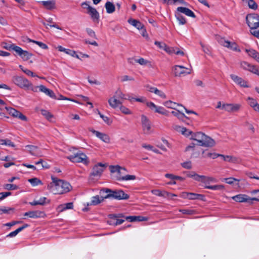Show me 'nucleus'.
Segmentation results:
<instances>
[{"label": "nucleus", "instance_id": "obj_40", "mask_svg": "<svg viewBox=\"0 0 259 259\" xmlns=\"http://www.w3.org/2000/svg\"><path fill=\"white\" fill-rule=\"evenodd\" d=\"M0 144L5 145L9 147H15V145L10 140L8 139H0Z\"/></svg>", "mask_w": 259, "mask_h": 259}, {"label": "nucleus", "instance_id": "obj_42", "mask_svg": "<svg viewBox=\"0 0 259 259\" xmlns=\"http://www.w3.org/2000/svg\"><path fill=\"white\" fill-rule=\"evenodd\" d=\"M171 114L180 120H183L184 118H187V116L183 113L180 112L179 110L172 111Z\"/></svg>", "mask_w": 259, "mask_h": 259}, {"label": "nucleus", "instance_id": "obj_35", "mask_svg": "<svg viewBox=\"0 0 259 259\" xmlns=\"http://www.w3.org/2000/svg\"><path fill=\"white\" fill-rule=\"evenodd\" d=\"M246 52L248 53V55L255 60L258 59L259 53L253 49H246Z\"/></svg>", "mask_w": 259, "mask_h": 259}, {"label": "nucleus", "instance_id": "obj_29", "mask_svg": "<svg viewBox=\"0 0 259 259\" xmlns=\"http://www.w3.org/2000/svg\"><path fill=\"white\" fill-rule=\"evenodd\" d=\"M108 103L111 107L116 108L120 105L122 103L114 96L108 100Z\"/></svg>", "mask_w": 259, "mask_h": 259}, {"label": "nucleus", "instance_id": "obj_50", "mask_svg": "<svg viewBox=\"0 0 259 259\" xmlns=\"http://www.w3.org/2000/svg\"><path fill=\"white\" fill-rule=\"evenodd\" d=\"M10 48L12 49V50L14 51L18 55H19L20 56H21L23 50L20 47H18L17 46H16L15 44L14 45L10 47ZM10 49V47H9Z\"/></svg>", "mask_w": 259, "mask_h": 259}, {"label": "nucleus", "instance_id": "obj_22", "mask_svg": "<svg viewBox=\"0 0 259 259\" xmlns=\"http://www.w3.org/2000/svg\"><path fill=\"white\" fill-rule=\"evenodd\" d=\"M39 91L44 93L46 95L49 96L52 99H57L56 96L53 91L47 88L44 85H39Z\"/></svg>", "mask_w": 259, "mask_h": 259}, {"label": "nucleus", "instance_id": "obj_12", "mask_svg": "<svg viewBox=\"0 0 259 259\" xmlns=\"http://www.w3.org/2000/svg\"><path fill=\"white\" fill-rule=\"evenodd\" d=\"M220 43L222 46L229 48L233 51H240V49L238 48L237 45L234 42H231L228 40H226L224 38H221L220 40Z\"/></svg>", "mask_w": 259, "mask_h": 259}, {"label": "nucleus", "instance_id": "obj_54", "mask_svg": "<svg viewBox=\"0 0 259 259\" xmlns=\"http://www.w3.org/2000/svg\"><path fill=\"white\" fill-rule=\"evenodd\" d=\"M41 113L48 120H50L53 117V115L47 110H41Z\"/></svg>", "mask_w": 259, "mask_h": 259}, {"label": "nucleus", "instance_id": "obj_39", "mask_svg": "<svg viewBox=\"0 0 259 259\" xmlns=\"http://www.w3.org/2000/svg\"><path fill=\"white\" fill-rule=\"evenodd\" d=\"M14 211V208L3 206L0 208V215L3 214V213L11 214V213H13Z\"/></svg>", "mask_w": 259, "mask_h": 259}, {"label": "nucleus", "instance_id": "obj_41", "mask_svg": "<svg viewBox=\"0 0 259 259\" xmlns=\"http://www.w3.org/2000/svg\"><path fill=\"white\" fill-rule=\"evenodd\" d=\"M32 56V54L27 51H24L23 50L22 53L20 56L22 59L24 61L28 60Z\"/></svg>", "mask_w": 259, "mask_h": 259}, {"label": "nucleus", "instance_id": "obj_17", "mask_svg": "<svg viewBox=\"0 0 259 259\" xmlns=\"http://www.w3.org/2000/svg\"><path fill=\"white\" fill-rule=\"evenodd\" d=\"M184 197L190 200L198 199L203 201L205 200V196L200 194L186 192L184 193Z\"/></svg>", "mask_w": 259, "mask_h": 259}, {"label": "nucleus", "instance_id": "obj_62", "mask_svg": "<svg viewBox=\"0 0 259 259\" xmlns=\"http://www.w3.org/2000/svg\"><path fill=\"white\" fill-rule=\"evenodd\" d=\"M154 44L156 45L159 48L163 49V50H164L166 45L164 42H159L158 41H155L154 42Z\"/></svg>", "mask_w": 259, "mask_h": 259}, {"label": "nucleus", "instance_id": "obj_23", "mask_svg": "<svg viewBox=\"0 0 259 259\" xmlns=\"http://www.w3.org/2000/svg\"><path fill=\"white\" fill-rule=\"evenodd\" d=\"M100 195V197L99 195L92 197L90 204L92 205H97L103 202L105 199H106L104 197L105 196L103 194Z\"/></svg>", "mask_w": 259, "mask_h": 259}, {"label": "nucleus", "instance_id": "obj_28", "mask_svg": "<svg viewBox=\"0 0 259 259\" xmlns=\"http://www.w3.org/2000/svg\"><path fill=\"white\" fill-rule=\"evenodd\" d=\"M40 3L47 10H51L55 8L56 3L54 0L41 1Z\"/></svg>", "mask_w": 259, "mask_h": 259}, {"label": "nucleus", "instance_id": "obj_49", "mask_svg": "<svg viewBox=\"0 0 259 259\" xmlns=\"http://www.w3.org/2000/svg\"><path fill=\"white\" fill-rule=\"evenodd\" d=\"M247 100L248 101V104L253 109L255 108V107L258 104L257 103V101H256V100H255L251 97H248L247 98Z\"/></svg>", "mask_w": 259, "mask_h": 259}, {"label": "nucleus", "instance_id": "obj_24", "mask_svg": "<svg viewBox=\"0 0 259 259\" xmlns=\"http://www.w3.org/2000/svg\"><path fill=\"white\" fill-rule=\"evenodd\" d=\"M125 220L129 221L131 222H142L146 221L148 220L147 217L138 215V216H128L125 217Z\"/></svg>", "mask_w": 259, "mask_h": 259}, {"label": "nucleus", "instance_id": "obj_10", "mask_svg": "<svg viewBox=\"0 0 259 259\" xmlns=\"http://www.w3.org/2000/svg\"><path fill=\"white\" fill-rule=\"evenodd\" d=\"M230 77L235 83L239 85L240 87L246 88L250 87V86L248 85V82L247 81L236 75L233 74H231Z\"/></svg>", "mask_w": 259, "mask_h": 259}, {"label": "nucleus", "instance_id": "obj_31", "mask_svg": "<svg viewBox=\"0 0 259 259\" xmlns=\"http://www.w3.org/2000/svg\"><path fill=\"white\" fill-rule=\"evenodd\" d=\"M115 97L118 99H125V100H128L130 101H131V96L129 95H124L123 94L122 92L118 90L115 92Z\"/></svg>", "mask_w": 259, "mask_h": 259}, {"label": "nucleus", "instance_id": "obj_15", "mask_svg": "<svg viewBox=\"0 0 259 259\" xmlns=\"http://www.w3.org/2000/svg\"><path fill=\"white\" fill-rule=\"evenodd\" d=\"M241 107L239 104H224L222 105V109L231 112L238 111Z\"/></svg>", "mask_w": 259, "mask_h": 259}, {"label": "nucleus", "instance_id": "obj_1", "mask_svg": "<svg viewBox=\"0 0 259 259\" xmlns=\"http://www.w3.org/2000/svg\"><path fill=\"white\" fill-rule=\"evenodd\" d=\"M52 180L48 189L54 194H62L70 191L71 186L69 183L54 177H52Z\"/></svg>", "mask_w": 259, "mask_h": 259}, {"label": "nucleus", "instance_id": "obj_30", "mask_svg": "<svg viewBox=\"0 0 259 259\" xmlns=\"http://www.w3.org/2000/svg\"><path fill=\"white\" fill-rule=\"evenodd\" d=\"M127 21L130 24L134 26L139 30L142 29L144 27V25L138 20L130 18Z\"/></svg>", "mask_w": 259, "mask_h": 259}, {"label": "nucleus", "instance_id": "obj_21", "mask_svg": "<svg viewBox=\"0 0 259 259\" xmlns=\"http://www.w3.org/2000/svg\"><path fill=\"white\" fill-rule=\"evenodd\" d=\"M164 51L169 55L176 54V55L184 56L185 54L183 51H180L178 48L170 47L167 46V45H166V47L164 49Z\"/></svg>", "mask_w": 259, "mask_h": 259}, {"label": "nucleus", "instance_id": "obj_51", "mask_svg": "<svg viewBox=\"0 0 259 259\" xmlns=\"http://www.w3.org/2000/svg\"><path fill=\"white\" fill-rule=\"evenodd\" d=\"M29 41L33 42V43L37 45L39 47H40L41 48H42L43 49L46 50L48 48V46L42 42L33 40H31V39H29Z\"/></svg>", "mask_w": 259, "mask_h": 259}, {"label": "nucleus", "instance_id": "obj_53", "mask_svg": "<svg viewBox=\"0 0 259 259\" xmlns=\"http://www.w3.org/2000/svg\"><path fill=\"white\" fill-rule=\"evenodd\" d=\"M181 132L182 134L184 135H185L187 137L191 135L192 136L193 132L191 131L188 130L186 127H181Z\"/></svg>", "mask_w": 259, "mask_h": 259}, {"label": "nucleus", "instance_id": "obj_6", "mask_svg": "<svg viewBox=\"0 0 259 259\" xmlns=\"http://www.w3.org/2000/svg\"><path fill=\"white\" fill-rule=\"evenodd\" d=\"M67 158L73 162H81L85 165H88L89 163V161L87 155L81 152H77L74 155H70L67 157Z\"/></svg>", "mask_w": 259, "mask_h": 259}, {"label": "nucleus", "instance_id": "obj_63", "mask_svg": "<svg viewBox=\"0 0 259 259\" xmlns=\"http://www.w3.org/2000/svg\"><path fill=\"white\" fill-rule=\"evenodd\" d=\"M86 31L88 35L93 38H96V34L95 31L90 28H86Z\"/></svg>", "mask_w": 259, "mask_h": 259}, {"label": "nucleus", "instance_id": "obj_26", "mask_svg": "<svg viewBox=\"0 0 259 259\" xmlns=\"http://www.w3.org/2000/svg\"><path fill=\"white\" fill-rule=\"evenodd\" d=\"M133 61H134L136 63H138L139 64H140L141 65L146 66L150 63V62L149 61L145 60V59H144L143 58H140L138 59L132 58H129L128 59V62L130 64H134Z\"/></svg>", "mask_w": 259, "mask_h": 259}, {"label": "nucleus", "instance_id": "obj_2", "mask_svg": "<svg viewBox=\"0 0 259 259\" xmlns=\"http://www.w3.org/2000/svg\"><path fill=\"white\" fill-rule=\"evenodd\" d=\"M104 193H107L104 197L107 199L126 200L129 198V195L121 190H112L108 188H103L100 190V195H102Z\"/></svg>", "mask_w": 259, "mask_h": 259}, {"label": "nucleus", "instance_id": "obj_52", "mask_svg": "<svg viewBox=\"0 0 259 259\" xmlns=\"http://www.w3.org/2000/svg\"><path fill=\"white\" fill-rule=\"evenodd\" d=\"M204 157H210L212 159H215L218 157H221V154L215 153L208 152L205 154Z\"/></svg>", "mask_w": 259, "mask_h": 259}, {"label": "nucleus", "instance_id": "obj_43", "mask_svg": "<svg viewBox=\"0 0 259 259\" xmlns=\"http://www.w3.org/2000/svg\"><path fill=\"white\" fill-rule=\"evenodd\" d=\"M110 168L111 172H117L118 173H120L121 170H126V169L124 167H120L119 165H112L110 167Z\"/></svg>", "mask_w": 259, "mask_h": 259}, {"label": "nucleus", "instance_id": "obj_27", "mask_svg": "<svg viewBox=\"0 0 259 259\" xmlns=\"http://www.w3.org/2000/svg\"><path fill=\"white\" fill-rule=\"evenodd\" d=\"M204 135L205 134L202 132H197L195 133H193L190 139L197 141L198 142V144H201L203 139V137H204Z\"/></svg>", "mask_w": 259, "mask_h": 259}, {"label": "nucleus", "instance_id": "obj_14", "mask_svg": "<svg viewBox=\"0 0 259 259\" xmlns=\"http://www.w3.org/2000/svg\"><path fill=\"white\" fill-rule=\"evenodd\" d=\"M141 122L144 132L147 134H149L151 129V123L148 118L144 115H142Z\"/></svg>", "mask_w": 259, "mask_h": 259}, {"label": "nucleus", "instance_id": "obj_46", "mask_svg": "<svg viewBox=\"0 0 259 259\" xmlns=\"http://www.w3.org/2000/svg\"><path fill=\"white\" fill-rule=\"evenodd\" d=\"M136 178V177L134 175H126L118 178L117 180L118 181H129L135 180Z\"/></svg>", "mask_w": 259, "mask_h": 259}, {"label": "nucleus", "instance_id": "obj_32", "mask_svg": "<svg viewBox=\"0 0 259 259\" xmlns=\"http://www.w3.org/2000/svg\"><path fill=\"white\" fill-rule=\"evenodd\" d=\"M175 17L177 21L179 22V24L180 25H185L186 24L187 21L185 18L182 14H181V13L177 11L175 13Z\"/></svg>", "mask_w": 259, "mask_h": 259}, {"label": "nucleus", "instance_id": "obj_36", "mask_svg": "<svg viewBox=\"0 0 259 259\" xmlns=\"http://www.w3.org/2000/svg\"><path fill=\"white\" fill-rule=\"evenodd\" d=\"M163 105L167 108L176 109L175 106H183L182 105L178 104L176 102H172L170 100L164 102Z\"/></svg>", "mask_w": 259, "mask_h": 259}, {"label": "nucleus", "instance_id": "obj_55", "mask_svg": "<svg viewBox=\"0 0 259 259\" xmlns=\"http://www.w3.org/2000/svg\"><path fill=\"white\" fill-rule=\"evenodd\" d=\"M240 65H241V67L243 69L249 71V69H250V68L252 65L248 63L247 62L243 61V62H241Z\"/></svg>", "mask_w": 259, "mask_h": 259}, {"label": "nucleus", "instance_id": "obj_57", "mask_svg": "<svg viewBox=\"0 0 259 259\" xmlns=\"http://www.w3.org/2000/svg\"><path fill=\"white\" fill-rule=\"evenodd\" d=\"M37 201L39 203V205H44L46 203H49L50 202V201L49 200H48L47 198L45 197H41Z\"/></svg>", "mask_w": 259, "mask_h": 259}, {"label": "nucleus", "instance_id": "obj_33", "mask_svg": "<svg viewBox=\"0 0 259 259\" xmlns=\"http://www.w3.org/2000/svg\"><path fill=\"white\" fill-rule=\"evenodd\" d=\"M105 8L106 12L108 14H111L113 13L115 10V7L114 4L110 2H107L105 4Z\"/></svg>", "mask_w": 259, "mask_h": 259}, {"label": "nucleus", "instance_id": "obj_58", "mask_svg": "<svg viewBox=\"0 0 259 259\" xmlns=\"http://www.w3.org/2000/svg\"><path fill=\"white\" fill-rule=\"evenodd\" d=\"M224 180L225 181L226 183L230 185L233 184L235 181H239V180L232 177L225 178L224 179Z\"/></svg>", "mask_w": 259, "mask_h": 259}, {"label": "nucleus", "instance_id": "obj_56", "mask_svg": "<svg viewBox=\"0 0 259 259\" xmlns=\"http://www.w3.org/2000/svg\"><path fill=\"white\" fill-rule=\"evenodd\" d=\"M193 178L194 179V180H196V181H203L204 180V179L206 178V177L204 176H200L197 174H196L195 172H194V174H193Z\"/></svg>", "mask_w": 259, "mask_h": 259}, {"label": "nucleus", "instance_id": "obj_38", "mask_svg": "<svg viewBox=\"0 0 259 259\" xmlns=\"http://www.w3.org/2000/svg\"><path fill=\"white\" fill-rule=\"evenodd\" d=\"M243 2L247 4L250 9L255 10L257 9V4L254 0H242Z\"/></svg>", "mask_w": 259, "mask_h": 259}, {"label": "nucleus", "instance_id": "obj_59", "mask_svg": "<svg viewBox=\"0 0 259 259\" xmlns=\"http://www.w3.org/2000/svg\"><path fill=\"white\" fill-rule=\"evenodd\" d=\"M121 81L125 82L126 81H133L134 80V78L128 75H123L120 77Z\"/></svg>", "mask_w": 259, "mask_h": 259}, {"label": "nucleus", "instance_id": "obj_16", "mask_svg": "<svg viewBox=\"0 0 259 259\" xmlns=\"http://www.w3.org/2000/svg\"><path fill=\"white\" fill-rule=\"evenodd\" d=\"M90 132H91L92 133H93L94 135L96 136L98 138H99L101 140L103 141L105 143H109L110 142V139L109 136L104 133H102L101 132H99L98 131H97L94 129H90L89 130Z\"/></svg>", "mask_w": 259, "mask_h": 259}, {"label": "nucleus", "instance_id": "obj_37", "mask_svg": "<svg viewBox=\"0 0 259 259\" xmlns=\"http://www.w3.org/2000/svg\"><path fill=\"white\" fill-rule=\"evenodd\" d=\"M25 147L27 148V150H28L29 151L31 155H34V156L37 155V150L38 149V147L37 146L28 145H26Z\"/></svg>", "mask_w": 259, "mask_h": 259}, {"label": "nucleus", "instance_id": "obj_13", "mask_svg": "<svg viewBox=\"0 0 259 259\" xmlns=\"http://www.w3.org/2000/svg\"><path fill=\"white\" fill-rule=\"evenodd\" d=\"M86 5L88 6V13L91 16L93 20L98 21L99 19V14L97 10L89 6L87 3L84 2L82 4V6Z\"/></svg>", "mask_w": 259, "mask_h": 259}, {"label": "nucleus", "instance_id": "obj_60", "mask_svg": "<svg viewBox=\"0 0 259 259\" xmlns=\"http://www.w3.org/2000/svg\"><path fill=\"white\" fill-rule=\"evenodd\" d=\"M180 211L183 214H186L189 215H192L195 213V211L192 209H180Z\"/></svg>", "mask_w": 259, "mask_h": 259}, {"label": "nucleus", "instance_id": "obj_45", "mask_svg": "<svg viewBox=\"0 0 259 259\" xmlns=\"http://www.w3.org/2000/svg\"><path fill=\"white\" fill-rule=\"evenodd\" d=\"M204 187L206 189H211L213 190H221L224 189V186L222 185L205 186Z\"/></svg>", "mask_w": 259, "mask_h": 259}, {"label": "nucleus", "instance_id": "obj_11", "mask_svg": "<svg viewBox=\"0 0 259 259\" xmlns=\"http://www.w3.org/2000/svg\"><path fill=\"white\" fill-rule=\"evenodd\" d=\"M105 164L98 163L93 167L91 175L94 177L100 176L105 169Z\"/></svg>", "mask_w": 259, "mask_h": 259}, {"label": "nucleus", "instance_id": "obj_25", "mask_svg": "<svg viewBox=\"0 0 259 259\" xmlns=\"http://www.w3.org/2000/svg\"><path fill=\"white\" fill-rule=\"evenodd\" d=\"M221 157H222L224 161H228L233 163H238L240 161V158L230 155H224L221 154Z\"/></svg>", "mask_w": 259, "mask_h": 259}, {"label": "nucleus", "instance_id": "obj_34", "mask_svg": "<svg viewBox=\"0 0 259 259\" xmlns=\"http://www.w3.org/2000/svg\"><path fill=\"white\" fill-rule=\"evenodd\" d=\"M149 91L151 93H155V94L158 95L159 97H161L162 98H163V99L166 98V95H165V94L163 92L158 90L156 88L150 87L149 89Z\"/></svg>", "mask_w": 259, "mask_h": 259}, {"label": "nucleus", "instance_id": "obj_64", "mask_svg": "<svg viewBox=\"0 0 259 259\" xmlns=\"http://www.w3.org/2000/svg\"><path fill=\"white\" fill-rule=\"evenodd\" d=\"M101 118L104 120V121L107 124L110 125L112 123V121L111 119L104 115H101Z\"/></svg>", "mask_w": 259, "mask_h": 259}, {"label": "nucleus", "instance_id": "obj_9", "mask_svg": "<svg viewBox=\"0 0 259 259\" xmlns=\"http://www.w3.org/2000/svg\"><path fill=\"white\" fill-rule=\"evenodd\" d=\"M146 105L152 110L162 115H167L168 112L161 106H157L152 102H146Z\"/></svg>", "mask_w": 259, "mask_h": 259}, {"label": "nucleus", "instance_id": "obj_7", "mask_svg": "<svg viewBox=\"0 0 259 259\" xmlns=\"http://www.w3.org/2000/svg\"><path fill=\"white\" fill-rule=\"evenodd\" d=\"M173 71L176 76L186 75L191 73L190 69L181 65H176L174 67Z\"/></svg>", "mask_w": 259, "mask_h": 259}, {"label": "nucleus", "instance_id": "obj_5", "mask_svg": "<svg viewBox=\"0 0 259 259\" xmlns=\"http://www.w3.org/2000/svg\"><path fill=\"white\" fill-rule=\"evenodd\" d=\"M246 23L250 29H255L259 27V15L252 13L246 16Z\"/></svg>", "mask_w": 259, "mask_h": 259}, {"label": "nucleus", "instance_id": "obj_20", "mask_svg": "<svg viewBox=\"0 0 259 259\" xmlns=\"http://www.w3.org/2000/svg\"><path fill=\"white\" fill-rule=\"evenodd\" d=\"M177 11L181 13H183L189 17H191L193 18H196V15L194 12L187 8L179 7L177 8Z\"/></svg>", "mask_w": 259, "mask_h": 259}, {"label": "nucleus", "instance_id": "obj_19", "mask_svg": "<svg viewBox=\"0 0 259 259\" xmlns=\"http://www.w3.org/2000/svg\"><path fill=\"white\" fill-rule=\"evenodd\" d=\"M198 145L204 147H211L215 145V141L211 138L204 135L202 143Z\"/></svg>", "mask_w": 259, "mask_h": 259}, {"label": "nucleus", "instance_id": "obj_18", "mask_svg": "<svg viewBox=\"0 0 259 259\" xmlns=\"http://www.w3.org/2000/svg\"><path fill=\"white\" fill-rule=\"evenodd\" d=\"M45 215V213L43 211L39 210L29 211L24 213V216L29 217L30 218L33 219L43 217Z\"/></svg>", "mask_w": 259, "mask_h": 259}, {"label": "nucleus", "instance_id": "obj_3", "mask_svg": "<svg viewBox=\"0 0 259 259\" xmlns=\"http://www.w3.org/2000/svg\"><path fill=\"white\" fill-rule=\"evenodd\" d=\"M4 109H6L9 112V113L14 117L18 118V119L25 121H26L28 120L27 117L25 115L13 108L8 107L6 106H1V107H0V111L3 110ZM3 114V113L0 112V115L1 116H2Z\"/></svg>", "mask_w": 259, "mask_h": 259}, {"label": "nucleus", "instance_id": "obj_48", "mask_svg": "<svg viewBox=\"0 0 259 259\" xmlns=\"http://www.w3.org/2000/svg\"><path fill=\"white\" fill-rule=\"evenodd\" d=\"M61 208V211L65 210L68 209H72L73 207V204L72 202H69L60 206Z\"/></svg>", "mask_w": 259, "mask_h": 259}, {"label": "nucleus", "instance_id": "obj_8", "mask_svg": "<svg viewBox=\"0 0 259 259\" xmlns=\"http://www.w3.org/2000/svg\"><path fill=\"white\" fill-rule=\"evenodd\" d=\"M232 199L234 201L238 202H250L252 200H255L257 201H259V199L256 198H250L247 195L245 194H238L233 196Z\"/></svg>", "mask_w": 259, "mask_h": 259}, {"label": "nucleus", "instance_id": "obj_4", "mask_svg": "<svg viewBox=\"0 0 259 259\" xmlns=\"http://www.w3.org/2000/svg\"><path fill=\"white\" fill-rule=\"evenodd\" d=\"M13 83L21 89L28 90L31 83L25 77L21 76H14L12 78Z\"/></svg>", "mask_w": 259, "mask_h": 259}, {"label": "nucleus", "instance_id": "obj_44", "mask_svg": "<svg viewBox=\"0 0 259 259\" xmlns=\"http://www.w3.org/2000/svg\"><path fill=\"white\" fill-rule=\"evenodd\" d=\"M4 188L7 190H15L19 189V187L14 184H6L4 185Z\"/></svg>", "mask_w": 259, "mask_h": 259}, {"label": "nucleus", "instance_id": "obj_61", "mask_svg": "<svg viewBox=\"0 0 259 259\" xmlns=\"http://www.w3.org/2000/svg\"><path fill=\"white\" fill-rule=\"evenodd\" d=\"M249 71L252 72L254 74H257L258 75L259 74V69L256 67V66L251 65L250 69H249Z\"/></svg>", "mask_w": 259, "mask_h": 259}, {"label": "nucleus", "instance_id": "obj_47", "mask_svg": "<svg viewBox=\"0 0 259 259\" xmlns=\"http://www.w3.org/2000/svg\"><path fill=\"white\" fill-rule=\"evenodd\" d=\"M28 181L33 186H36L41 184V181L36 178L28 179Z\"/></svg>", "mask_w": 259, "mask_h": 259}]
</instances>
